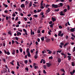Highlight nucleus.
Segmentation results:
<instances>
[{
  "label": "nucleus",
  "instance_id": "1",
  "mask_svg": "<svg viewBox=\"0 0 75 75\" xmlns=\"http://www.w3.org/2000/svg\"><path fill=\"white\" fill-rule=\"evenodd\" d=\"M52 8H58V7H60V6L58 5H55L54 4H52Z\"/></svg>",
  "mask_w": 75,
  "mask_h": 75
},
{
  "label": "nucleus",
  "instance_id": "2",
  "mask_svg": "<svg viewBox=\"0 0 75 75\" xmlns=\"http://www.w3.org/2000/svg\"><path fill=\"white\" fill-rule=\"evenodd\" d=\"M61 54L62 55H63V57H64V58H67V55L65 54H64L63 53H61Z\"/></svg>",
  "mask_w": 75,
  "mask_h": 75
},
{
  "label": "nucleus",
  "instance_id": "3",
  "mask_svg": "<svg viewBox=\"0 0 75 75\" xmlns=\"http://www.w3.org/2000/svg\"><path fill=\"white\" fill-rule=\"evenodd\" d=\"M74 73H75V70L74 69L73 70L72 72V71L70 72V74L71 75H73V74H74Z\"/></svg>",
  "mask_w": 75,
  "mask_h": 75
},
{
  "label": "nucleus",
  "instance_id": "4",
  "mask_svg": "<svg viewBox=\"0 0 75 75\" xmlns=\"http://www.w3.org/2000/svg\"><path fill=\"white\" fill-rule=\"evenodd\" d=\"M46 64H47V67H51V65H52L51 64H50V63H47Z\"/></svg>",
  "mask_w": 75,
  "mask_h": 75
},
{
  "label": "nucleus",
  "instance_id": "5",
  "mask_svg": "<svg viewBox=\"0 0 75 75\" xmlns=\"http://www.w3.org/2000/svg\"><path fill=\"white\" fill-rule=\"evenodd\" d=\"M59 14H60V16H65V14H64V13H63V12H62V11H61L60 12V13H59Z\"/></svg>",
  "mask_w": 75,
  "mask_h": 75
},
{
  "label": "nucleus",
  "instance_id": "6",
  "mask_svg": "<svg viewBox=\"0 0 75 75\" xmlns=\"http://www.w3.org/2000/svg\"><path fill=\"white\" fill-rule=\"evenodd\" d=\"M51 18L52 20V21H53V22H54L55 21H56V18H55L54 17L53 18L52 17Z\"/></svg>",
  "mask_w": 75,
  "mask_h": 75
},
{
  "label": "nucleus",
  "instance_id": "7",
  "mask_svg": "<svg viewBox=\"0 0 75 75\" xmlns=\"http://www.w3.org/2000/svg\"><path fill=\"white\" fill-rule=\"evenodd\" d=\"M75 28H71L70 29V31H71L72 33H73V32H74V31H75Z\"/></svg>",
  "mask_w": 75,
  "mask_h": 75
},
{
  "label": "nucleus",
  "instance_id": "8",
  "mask_svg": "<svg viewBox=\"0 0 75 75\" xmlns=\"http://www.w3.org/2000/svg\"><path fill=\"white\" fill-rule=\"evenodd\" d=\"M58 6H59L60 7H62V6H63V4H62V3H60L58 4Z\"/></svg>",
  "mask_w": 75,
  "mask_h": 75
},
{
  "label": "nucleus",
  "instance_id": "9",
  "mask_svg": "<svg viewBox=\"0 0 75 75\" xmlns=\"http://www.w3.org/2000/svg\"><path fill=\"white\" fill-rule=\"evenodd\" d=\"M27 55L28 57H31V54H30V52H28V53Z\"/></svg>",
  "mask_w": 75,
  "mask_h": 75
},
{
  "label": "nucleus",
  "instance_id": "10",
  "mask_svg": "<svg viewBox=\"0 0 75 75\" xmlns=\"http://www.w3.org/2000/svg\"><path fill=\"white\" fill-rule=\"evenodd\" d=\"M61 62V58H59L58 59V62H59V63H60Z\"/></svg>",
  "mask_w": 75,
  "mask_h": 75
},
{
  "label": "nucleus",
  "instance_id": "11",
  "mask_svg": "<svg viewBox=\"0 0 75 75\" xmlns=\"http://www.w3.org/2000/svg\"><path fill=\"white\" fill-rule=\"evenodd\" d=\"M71 56H68L67 58H68V60L69 61H71Z\"/></svg>",
  "mask_w": 75,
  "mask_h": 75
},
{
  "label": "nucleus",
  "instance_id": "12",
  "mask_svg": "<svg viewBox=\"0 0 75 75\" xmlns=\"http://www.w3.org/2000/svg\"><path fill=\"white\" fill-rule=\"evenodd\" d=\"M25 6V5H24V4H22L21 5V7H22V8H23Z\"/></svg>",
  "mask_w": 75,
  "mask_h": 75
},
{
  "label": "nucleus",
  "instance_id": "13",
  "mask_svg": "<svg viewBox=\"0 0 75 75\" xmlns=\"http://www.w3.org/2000/svg\"><path fill=\"white\" fill-rule=\"evenodd\" d=\"M50 11H51V10L50 9V8H48V9L46 10V11L47 13H49Z\"/></svg>",
  "mask_w": 75,
  "mask_h": 75
},
{
  "label": "nucleus",
  "instance_id": "14",
  "mask_svg": "<svg viewBox=\"0 0 75 75\" xmlns=\"http://www.w3.org/2000/svg\"><path fill=\"white\" fill-rule=\"evenodd\" d=\"M15 50H13L12 52V54H13V55H14V54H15Z\"/></svg>",
  "mask_w": 75,
  "mask_h": 75
},
{
  "label": "nucleus",
  "instance_id": "15",
  "mask_svg": "<svg viewBox=\"0 0 75 75\" xmlns=\"http://www.w3.org/2000/svg\"><path fill=\"white\" fill-rule=\"evenodd\" d=\"M50 39H47V40H46V42H50Z\"/></svg>",
  "mask_w": 75,
  "mask_h": 75
},
{
  "label": "nucleus",
  "instance_id": "16",
  "mask_svg": "<svg viewBox=\"0 0 75 75\" xmlns=\"http://www.w3.org/2000/svg\"><path fill=\"white\" fill-rule=\"evenodd\" d=\"M41 38L42 41H44V36H42Z\"/></svg>",
  "mask_w": 75,
  "mask_h": 75
},
{
  "label": "nucleus",
  "instance_id": "17",
  "mask_svg": "<svg viewBox=\"0 0 75 75\" xmlns=\"http://www.w3.org/2000/svg\"><path fill=\"white\" fill-rule=\"evenodd\" d=\"M61 33H62L61 31H60L58 33V36H60V35H61Z\"/></svg>",
  "mask_w": 75,
  "mask_h": 75
},
{
  "label": "nucleus",
  "instance_id": "18",
  "mask_svg": "<svg viewBox=\"0 0 75 75\" xmlns=\"http://www.w3.org/2000/svg\"><path fill=\"white\" fill-rule=\"evenodd\" d=\"M38 33V34H40V33H41V29H39L38 30L37 32Z\"/></svg>",
  "mask_w": 75,
  "mask_h": 75
},
{
  "label": "nucleus",
  "instance_id": "19",
  "mask_svg": "<svg viewBox=\"0 0 75 75\" xmlns=\"http://www.w3.org/2000/svg\"><path fill=\"white\" fill-rule=\"evenodd\" d=\"M25 5H28V4L29 3V2H28V1H26L25 2Z\"/></svg>",
  "mask_w": 75,
  "mask_h": 75
},
{
  "label": "nucleus",
  "instance_id": "20",
  "mask_svg": "<svg viewBox=\"0 0 75 75\" xmlns=\"http://www.w3.org/2000/svg\"><path fill=\"white\" fill-rule=\"evenodd\" d=\"M8 34H9V35H10L11 36H12V34H11V33L10 31L8 32Z\"/></svg>",
  "mask_w": 75,
  "mask_h": 75
},
{
  "label": "nucleus",
  "instance_id": "21",
  "mask_svg": "<svg viewBox=\"0 0 75 75\" xmlns=\"http://www.w3.org/2000/svg\"><path fill=\"white\" fill-rule=\"evenodd\" d=\"M68 44H69V43H66L65 44V45H64V47H66V46H67V45H68Z\"/></svg>",
  "mask_w": 75,
  "mask_h": 75
},
{
  "label": "nucleus",
  "instance_id": "22",
  "mask_svg": "<svg viewBox=\"0 0 75 75\" xmlns=\"http://www.w3.org/2000/svg\"><path fill=\"white\" fill-rule=\"evenodd\" d=\"M71 65H72V66H73V67H74V66H75V63H74V62H72L71 63Z\"/></svg>",
  "mask_w": 75,
  "mask_h": 75
},
{
  "label": "nucleus",
  "instance_id": "23",
  "mask_svg": "<svg viewBox=\"0 0 75 75\" xmlns=\"http://www.w3.org/2000/svg\"><path fill=\"white\" fill-rule=\"evenodd\" d=\"M32 6V3L31 2H30V3L29 4V7H31V6Z\"/></svg>",
  "mask_w": 75,
  "mask_h": 75
},
{
  "label": "nucleus",
  "instance_id": "24",
  "mask_svg": "<svg viewBox=\"0 0 75 75\" xmlns=\"http://www.w3.org/2000/svg\"><path fill=\"white\" fill-rule=\"evenodd\" d=\"M49 59H53V57H52V56L50 57L49 58Z\"/></svg>",
  "mask_w": 75,
  "mask_h": 75
},
{
  "label": "nucleus",
  "instance_id": "25",
  "mask_svg": "<svg viewBox=\"0 0 75 75\" xmlns=\"http://www.w3.org/2000/svg\"><path fill=\"white\" fill-rule=\"evenodd\" d=\"M61 71H62V72H65V70H64V69H61Z\"/></svg>",
  "mask_w": 75,
  "mask_h": 75
},
{
  "label": "nucleus",
  "instance_id": "26",
  "mask_svg": "<svg viewBox=\"0 0 75 75\" xmlns=\"http://www.w3.org/2000/svg\"><path fill=\"white\" fill-rule=\"evenodd\" d=\"M3 44L4 47H5V45H6V42H5V41L3 42Z\"/></svg>",
  "mask_w": 75,
  "mask_h": 75
},
{
  "label": "nucleus",
  "instance_id": "27",
  "mask_svg": "<svg viewBox=\"0 0 75 75\" xmlns=\"http://www.w3.org/2000/svg\"><path fill=\"white\" fill-rule=\"evenodd\" d=\"M43 67L44 69H46L47 68V67H46V66L45 65H44L43 66Z\"/></svg>",
  "mask_w": 75,
  "mask_h": 75
},
{
  "label": "nucleus",
  "instance_id": "28",
  "mask_svg": "<svg viewBox=\"0 0 75 75\" xmlns=\"http://www.w3.org/2000/svg\"><path fill=\"white\" fill-rule=\"evenodd\" d=\"M59 8H58L57 9H55V11H59Z\"/></svg>",
  "mask_w": 75,
  "mask_h": 75
},
{
  "label": "nucleus",
  "instance_id": "29",
  "mask_svg": "<svg viewBox=\"0 0 75 75\" xmlns=\"http://www.w3.org/2000/svg\"><path fill=\"white\" fill-rule=\"evenodd\" d=\"M29 51V48H27V49H26V52L27 53H28L29 52L28 51Z\"/></svg>",
  "mask_w": 75,
  "mask_h": 75
},
{
  "label": "nucleus",
  "instance_id": "30",
  "mask_svg": "<svg viewBox=\"0 0 75 75\" xmlns=\"http://www.w3.org/2000/svg\"><path fill=\"white\" fill-rule=\"evenodd\" d=\"M35 69H37V68H38V67L37 66H35L34 67Z\"/></svg>",
  "mask_w": 75,
  "mask_h": 75
},
{
  "label": "nucleus",
  "instance_id": "31",
  "mask_svg": "<svg viewBox=\"0 0 75 75\" xmlns=\"http://www.w3.org/2000/svg\"><path fill=\"white\" fill-rule=\"evenodd\" d=\"M27 62H28V60H25V64H27Z\"/></svg>",
  "mask_w": 75,
  "mask_h": 75
},
{
  "label": "nucleus",
  "instance_id": "32",
  "mask_svg": "<svg viewBox=\"0 0 75 75\" xmlns=\"http://www.w3.org/2000/svg\"><path fill=\"white\" fill-rule=\"evenodd\" d=\"M31 31H30V34L33 35V30H32V29H31Z\"/></svg>",
  "mask_w": 75,
  "mask_h": 75
},
{
  "label": "nucleus",
  "instance_id": "33",
  "mask_svg": "<svg viewBox=\"0 0 75 75\" xmlns=\"http://www.w3.org/2000/svg\"><path fill=\"white\" fill-rule=\"evenodd\" d=\"M34 17H35V18H37L38 17V15H34Z\"/></svg>",
  "mask_w": 75,
  "mask_h": 75
},
{
  "label": "nucleus",
  "instance_id": "34",
  "mask_svg": "<svg viewBox=\"0 0 75 75\" xmlns=\"http://www.w3.org/2000/svg\"><path fill=\"white\" fill-rule=\"evenodd\" d=\"M43 72L44 74H46L47 72H46L45 70H43Z\"/></svg>",
  "mask_w": 75,
  "mask_h": 75
},
{
  "label": "nucleus",
  "instance_id": "35",
  "mask_svg": "<svg viewBox=\"0 0 75 75\" xmlns=\"http://www.w3.org/2000/svg\"><path fill=\"white\" fill-rule=\"evenodd\" d=\"M34 58H35V59H37V54L35 55Z\"/></svg>",
  "mask_w": 75,
  "mask_h": 75
},
{
  "label": "nucleus",
  "instance_id": "36",
  "mask_svg": "<svg viewBox=\"0 0 75 75\" xmlns=\"http://www.w3.org/2000/svg\"><path fill=\"white\" fill-rule=\"evenodd\" d=\"M71 35L72 37H74V38H75V36L74 35L73 33L71 34Z\"/></svg>",
  "mask_w": 75,
  "mask_h": 75
},
{
  "label": "nucleus",
  "instance_id": "37",
  "mask_svg": "<svg viewBox=\"0 0 75 75\" xmlns=\"http://www.w3.org/2000/svg\"><path fill=\"white\" fill-rule=\"evenodd\" d=\"M67 8L68 9V10H69V9H70V6H69L68 5Z\"/></svg>",
  "mask_w": 75,
  "mask_h": 75
},
{
  "label": "nucleus",
  "instance_id": "38",
  "mask_svg": "<svg viewBox=\"0 0 75 75\" xmlns=\"http://www.w3.org/2000/svg\"><path fill=\"white\" fill-rule=\"evenodd\" d=\"M62 52V50H60V51H57V52H59V53H61Z\"/></svg>",
  "mask_w": 75,
  "mask_h": 75
},
{
  "label": "nucleus",
  "instance_id": "39",
  "mask_svg": "<svg viewBox=\"0 0 75 75\" xmlns=\"http://www.w3.org/2000/svg\"><path fill=\"white\" fill-rule=\"evenodd\" d=\"M15 39H16L17 41H18V38L17 37H16L15 38Z\"/></svg>",
  "mask_w": 75,
  "mask_h": 75
},
{
  "label": "nucleus",
  "instance_id": "40",
  "mask_svg": "<svg viewBox=\"0 0 75 75\" xmlns=\"http://www.w3.org/2000/svg\"><path fill=\"white\" fill-rule=\"evenodd\" d=\"M60 45L62 46H63L64 45V44L63 42H61L60 43Z\"/></svg>",
  "mask_w": 75,
  "mask_h": 75
},
{
  "label": "nucleus",
  "instance_id": "41",
  "mask_svg": "<svg viewBox=\"0 0 75 75\" xmlns=\"http://www.w3.org/2000/svg\"><path fill=\"white\" fill-rule=\"evenodd\" d=\"M6 53L7 55H10V53L9 51H7Z\"/></svg>",
  "mask_w": 75,
  "mask_h": 75
},
{
  "label": "nucleus",
  "instance_id": "42",
  "mask_svg": "<svg viewBox=\"0 0 75 75\" xmlns=\"http://www.w3.org/2000/svg\"><path fill=\"white\" fill-rule=\"evenodd\" d=\"M20 51L21 52H22L23 51V49H20Z\"/></svg>",
  "mask_w": 75,
  "mask_h": 75
},
{
  "label": "nucleus",
  "instance_id": "43",
  "mask_svg": "<svg viewBox=\"0 0 75 75\" xmlns=\"http://www.w3.org/2000/svg\"><path fill=\"white\" fill-rule=\"evenodd\" d=\"M17 65L18 66L20 67V64H19V62H17Z\"/></svg>",
  "mask_w": 75,
  "mask_h": 75
},
{
  "label": "nucleus",
  "instance_id": "44",
  "mask_svg": "<svg viewBox=\"0 0 75 75\" xmlns=\"http://www.w3.org/2000/svg\"><path fill=\"white\" fill-rule=\"evenodd\" d=\"M43 64H45V59H43Z\"/></svg>",
  "mask_w": 75,
  "mask_h": 75
},
{
  "label": "nucleus",
  "instance_id": "45",
  "mask_svg": "<svg viewBox=\"0 0 75 75\" xmlns=\"http://www.w3.org/2000/svg\"><path fill=\"white\" fill-rule=\"evenodd\" d=\"M52 53V51H49L48 52V54H51Z\"/></svg>",
  "mask_w": 75,
  "mask_h": 75
},
{
  "label": "nucleus",
  "instance_id": "46",
  "mask_svg": "<svg viewBox=\"0 0 75 75\" xmlns=\"http://www.w3.org/2000/svg\"><path fill=\"white\" fill-rule=\"evenodd\" d=\"M23 31H24L25 33H26L27 30H25V29H23Z\"/></svg>",
  "mask_w": 75,
  "mask_h": 75
},
{
  "label": "nucleus",
  "instance_id": "47",
  "mask_svg": "<svg viewBox=\"0 0 75 75\" xmlns=\"http://www.w3.org/2000/svg\"><path fill=\"white\" fill-rule=\"evenodd\" d=\"M28 62H30V63H31L32 62H31V59H29L28 60Z\"/></svg>",
  "mask_w": 75,
  "mask_h": 75
},
{
  "label": "nucleus",
  "instance_id": "48",
  "mask_svg": "<svg viewBox=\"0 0 75 75\" xmlns=\"http://www.w3.org/2000/svg\"><path fill=\"white\" fill-rule=\"evenodd\" d=\"M15 43L16 44H18V42H17V41H15Z\"/></svg>",
  "mask_w": 75,
  "mask_h": 75
},
{
  "label": "nucleus",
  "instance_id": "49",
  "mask_svg": "<svg viewBox=\"0 0 75 75\" xmlns=\"http://www.w3.org/2000/svg\"><path fill=\"white\" fill-rule=\"evenodd\" d=\"M40 38H38V39L37 41H38V42H40Z\"/></svg>",
  "mask_w": 75,
  "mask_h": 75
},
{
  "label": "nucleus",
  "instance_id": "50",
  "mask_svg": "<svg viewBox=\"0 0 75 75\" xmlns=\"http://www.w3.org/2000/svg\"><path fill=\"white\" fill-rule=\"evenodd\" d=\"M17 36H19V32H18V31H17Z\"/></svg>",
  "mask_w": 75,
  "mask_h": 75
},
{
  "label": "nucleus",
  "instance_id": "51",
  "mask_svg": "<svg viewBox=\"0 0 75 75\" xmlns=\"http://www.w3.org/2000/svg\"><path fill=\"white\" fill-rule=\"evenodd\" d=\"M6 20H8V16H6Z\"/></svg>",
  "mask_w": 75,
  "mask_h": 75
},
{
  "label": "nucleus",
  "instance_id": "52",
  "mask_svg": "<svg viewBox=\"0 0 75 75\" xmlns=\"http://www.w3.org/2000/svg\"><path fill=\"white\" fill-rule=\"evenodd\" d=\"M12 16H13V17H15L16 16V14H15L14 13L13 14Z\"/></svg>",
  "mask_w": 75,
  "mask_h": 75
},
{
  "label": "nucleus",
  "instance_id": "53",
  "mask_svg": "<svg viewBox=\"0 0 75 75\" xmlns=\"http://www.w3.org/2000/svg\"><path fill=\"white\" fill-rule=\"evenodd\" d=\"M59 28H62V27L61 25H59Z\"/></svg>",
  "mask_w": 75,
  "mask_h": 75
},
{
  "label": "nucleus",
  "instance_id": "54",
  "mask_svg": "<svg viewBox=\"0 0 75 75\" xmlns=\"http://www.w3.org/2000/svg\"><path fill=\"white\" fill-rule=\"evenodd\" d=\"M12 44H14V41L12 40Z\"/></svg>",
  "mask_w": 75,
  "mask_h": 75
},
{
  "label": "nucleus",
  "instance_id": "55",
  "mask_svg": "<svg viewBox=\"0 0 75 75\" xmlns=\"http://www.w3.org/2000/svg\"><path fill=\"white\" fill-rule=\"evenodd\" d=\"M41 15H42V16L44 15V13L43 12H41L40 13Z\"/></svg>",
  "mask_w": 75,
  "mask_h": 75
},
{
  "label": "nucleus",
  "instance_id": "56",
  "mask_svg": "<svg viewBox=\"0 0 75 75\" xmlns=\"http://www.w3.org/2000/svg\"><path fill=\"white\" fill-rule=\"evenodd\" d=\"M4 6H5V7L6 8V7H8V6L7 5H4Z\"/></svg>",
  "mask_w": 75,
  "mask_h": 75
},
{
  "label": "nucleus",
  "instance_id": "57",
  "mask_svg": "<svg viewBox=\"0 0 75 75\" xmlns=\"http://www.w3.org/2000/svg\"><path fill=\"white\" fill-rule=\"evenodd\" d=\"M71 39L72 40H74V38L73 37H71Z\"/></svg>",
  "mask_w": 75,
  "mask_h": 75
},
{
  "label": "nucleus",
  "instance_id": "58",
  "mask_svg": "<svg viewBox=\"0 0 75 75\" xmlns=\"http://www.w3.org/2000/svg\"><path fill=\"white\" fill-rule=\"evenodd\" d=\"M35 44H36V45H38V42L37 41H36L35 42Z\"/></svg>",
  "mask_w": 75,
  "mask_h": 75
},
{
  "label": "nucleus",
  "instance_id": "59",
  "mask_svg": "<svg viewBox=\"0 0 75 75\" xmlns=\"http://www.w3.org/2000/svg\"><path fill=\"white\" fill-rule=\"evenodd\" d=\"M67 54L68 55H69V56L71 55V54L68 52L67 53Z\"/></svg>",
  "mask_w": 75,
  "mask_h": 75
},
{
  "label": "nucleus",
  "instance_id": "60",
  "mask_svg": "<svg viewBox=\"0 0 75 75\" xmlns=\"http://www.w3.org/2000/svg\"><path fill=\"white\" fill-rule=\"evenodd\" d=\"M40 8L41 9H43V8H44L43 6H40Z\"/></svg>",
  "mask_w": 75,
  "mask_h": 75
},
{
  "label": "nucleus",
  "instance_id": "61",
  "mask_svg": "<svg viewBox=\"0 0 75 75\" xmlns=\"http://www.w3.org/2000/svg\"><path fill=\"white\" fill-rule=\"evenodd\" d=\"M25 70H26V71H28V67H26L25 68Z\"/></svg>",
  "mask_w": 75,
  "mask_h": 75
},
{
  "label": "nucleus",
  "instance_id": "62",
  "mask_svg": "<svg viewBox=\"0 0 75 75\" xmlns=\"http://www.w3.org/2000/svg\"><path fill=\"white\" fill-rule=\"evenodd\" d=\"M16 53L17 54L18 53V50H16Z\"/></svg>",
  "mask_w": 75,
  "mask_h": 75
},
{
  "label": "nucleus",
  "instance_id": "63",
  "mask_svg": "<svg viewBox=\"0 0 75 75\" xmlns=\"http://www.w3.org/2000/svg\"><path fill=\"white\" fill-rule=\"evenodd\" d=\"M64 35V33H62L60 35L61 37H62Z\"/></svg>",
  "mask_w": 75,
  "mask_h": 75
},
{
  "label": "nucleus",
  "instance_id": "64",
  "mask_svg": "<svg viewBox=\"0 0 75 75\" xmlns=\"http://www.w3.org/2000/svg\"><path fill=\"white\" fill-rule=\"evenodd\" d=\"M75 51V47H74V50L73 51V52H74Z\"/></svg>",
  "mask_w": 75,
  "mask_h": 75
}]
</instances>
